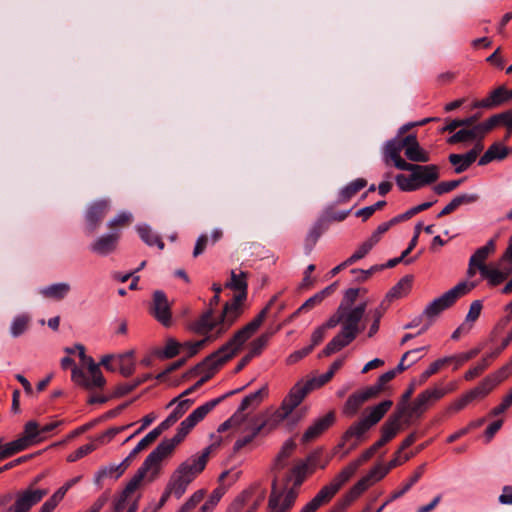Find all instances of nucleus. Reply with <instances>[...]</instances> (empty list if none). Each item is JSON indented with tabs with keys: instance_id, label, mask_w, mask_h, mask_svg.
Here are the masks:
<instances>
[{
	"instance_id": "obj_50",
	"label": "nucleus",
	"mask_w": 512,
	"mask_h": 512,
	"mask_svg": "<svg viewBox=\"0 0 512 512\" xmlns=\"http://www.w3.org/2000/svg\"><path fill=\"white\" fill-rule=\"evenodd\" d=\"M122 471H120V467L118 464H109L107 466L101 467L97 473L95 474V482L99 483L105 478H119L122 475Z\"/></svg>"
},
{
	"instance_id": "obj_19",
	"label": "nucleus",
	"mask_w": 512,
	"mask_h": 512,
	"mask_svg": "<svg viewBox=\"0 0 512 512\" xmlns=\"http://www.w3.org/2000/svg\"><path fill=\"white\" fill-rule=\"evenodd\" d=\"M410 168H405L404 171L413 173L419 188L435 182L439 177L438 167L436 165H417L409 163Z\"/></svg>"
},
{
	"instance_id": "obj_35",
	"label": "nucleus",
	"mask_w": 512,
	"mask_h": 512,
	"mask_svg": "<svg viewBox=\"0 0 512 512\" xmlns=\"http://www.w3.org/2000/svg\"><path fill=\"white\" fill-rule=\"evenodd\" d=\"M507 154H508V150L503 144L494 143L480 157L478 164L480 166H484L493 160H502L507 156Z\"/></svg>"
},
{
	"instance_id": "obj_59",
	"label": "nucleus",
	"mask_w": 512,
	"mask_h": 512,
	"mask_svg": "<svg viewBox=\"0 0 512 512\" xmlns=\"http://www.w3.org/2000/svg\"><path fill=\"white\" fill-rule=\"evenodd\" d=\"M429 405L430 403L428 402V400L426 399L425 395L422 392L417 396V398L413 402L411 407V414L419 417L426 411Z\"/></svg>"
},
{
	"instance_id": "obj_3",
	"label": "nucleus",
	"mask_w": 512,
	"mask_h": 512,
	"mask_svg": "<svg viewBox=\"0 0 512 512\" xmlns=\"http://www.w3.org/2000/svg\"><path fill=\"white\" fill-rule=\"evenodd\" d=\"M365 311L366 303L354 307L341 303V331L326 345L323 355L329 356L341 350L356 338Z\"/></svg>"
},
{
	"instance_id": "obj_13",
	"label": "nucleus",
	"mask_w": 512,
	"mask_h": 512,
	"mask_svg": "<svg viewBox=\"0 0 512 512\" xmlns=\"http://www.w3.org/2000/svg\"><path fill=\"white\" fill-rule=\"evenodd\" d=\"M341 489V486L332 479L323 486L319 492L300 510V512H316L321 506L327 504Z\"/></svg>"
},
{
	"instance_id": "obj_45",
	"label": "nucleus",
	"mask_w": 512,
	"mask_h": 512,
	"mask_svg": "<svg viewBox=\"0 0 512 512\" xmlns=\"http://www.w3.org/2000/svg\"><path fill=\"white\" fill-rule=\"evenodd\" d=\"M367 182L363 178H358L347 184L343 187L339 192V202L348 201L353 195H355L359 190L363 189L366 186Z\"/></svg>"
},
{
	"instance_id": "obj_24",
	"label": "nucleus",
	"mask_w": 512,
	"mask_h": 512,
	"mask_svg": "<svg viewBox=\"0 0 512 512\" xmlns=\"http://www.w3.org/2000/svg\"><path fill=\"white\" fill-rule=\"evenodd\" d=\"M510 99L511 97L509 91H507L505 87L500 86L493 90L486 98L475 102L473 107L490 109L498 107Z\"/></svg>"
},
{
	"instance_id": "obj_7",
	"label": "nucleus",
	"mask_w": 512,
	"mask_h": 512,
	"mask_svg": "<svg viewBox=\"0 0 512 512\" xmlns=\"http://www.w3.org/2000/svg\"><path fill=\"white\" fill-rule=\"evenodd\" d=\"M299 399L300 397L295 395V391L290 389L289 393L282 400L280 407L269 413L266 419L258 424V426H262V429L274 430L284 421L295 425L306 413V409H301L294 413V410L302 403Z\"/></svg>"
},
{
	"instance_id": "obj_31",
	"label": "nucleus",
	"mask_w": 512,
	"mask_h": 512,
	"mask_svg": "<svg viewBox=\"0 0 512 512\" xmlns=\"http://www.w3.org/2000/svg\"><path fill=\"white\" fill-rule=\"evenodd\" d=\"M75 349L77 350L82 363L88 367L89 374H92V383L101 384L102 372L99 368V364H96L92 357L86 355L85 347L82 344H76Z\"/></svg>"
},
{
	"instance_id": "obj_20",
	"label": "nucleus",
	"mask_w": 512,
	"mask_h": 512,
	"mask_svg": "<svg viewBox=\"0 0 512 512\" xmlns=\"http://www.w3.org/2000/svg\"><path fill=\"white\" fill-rule=\"evenodd\" d=\"M374 453L373 449H367L358 459L350 462L346 467H344L333 479L342 487L356 473L358 468L370 459Z\"/></svg>"
},
{
	"instance_id": "obj_37",
	"label": "nucleus",
	"mask_w": 512,
	"mask_h": 512,
	"mask_svg": "<svg viewBox=\"0 0 512 512\" xmlns=\"http://www.w3.org/2000/svg\"><path fill=\"white\" fill-rule=\"evenodd\" d=\"M369 429L370 427L366 424V422L363 419L354 423L345 432V434L342 437V441L337 448H343L346 445V443L350 441L351 438H361Z\"/></svg>"
},
{
	"instance_id": "obj_62",
	"label": "nucleus",
	"mask_w": 512,
	"mask_h": 512,
	"mask_svg": "<svg viewBox=\"0 0 512 512\" xmlns=\"http://www.w3.org/2000/svg\"><path fill=\"white\" fill-rule=\"evenodd\" d=\"M498 124H501L500 122V116L499 114H496V115H493L492 117H490L488 120H486L485 122L483 123H480V124H477L476 127H477V130L479 132V135L481 138L484 137V135L489 132L490 130H492L495 126H497Z\"/></svg>"
},
{
	"instance_id": "obj_15",
	"label": "nucleus",
	"mask_w": 512,
	"mask_h": 512,
	"mask_svg": "<svg viewBox=\"0 0 512 512\" xmlns=\"http://www.w3.org/2000/svg\"><path fill=\"white\" fill-rule=\"evenodd\" d=\"M194 403L193 399H182L181 397L173 398L167 405L166 408H172L171 413L168 417L163 420L160 425L167 430L173 426L192 406Z\"/></svg>"
},
{
	"instance_id": "obj_8",
	"label": "nucleus",
	"mask_w": 512,
	"mask_h": 512,
	"mask_svg": "<svg viewBox=\"0 0 512 512\" xmlns=\"http://www.w3.org/2000/svg\"><path fill=\"white\" fill-rule=\"evenodd\" d=\"M242 388L232 390L227 392L226 394L212 399L196 409H194L178 426L176 434L170 439L176 446L181 443L184 438L192 431V429L200 423L207 415L210 413L219 403H221L225 398L234 395L235 393L241 391Z\"/></svg>"
},
{
	"instance_id": "obj_26",
	"label": "nucleus",
	"mask_w": 512,
	"mask_h": 512,
	"mask_svg": "<svg viewBox=\"0 0 512 512\" xmlns=\"http://www.w3.org/2000/svg\"><path fill=\"white\" fill-rule=\"evenodd\" d=\"M334 419L335 417L333 412H329L325 416L317 419L311 426L307 428L303 434V441L309 442L318 437L322 432H324L329 426L332 425Z\"/></svg>"
},
{
	"instance_id": "obj_14",
	"label": "nucleus",
	"mask_w": 512,
	"mask_h": 512,
	"mask_svg": "<svg viewBox=\"0 0 512 512\" xmlns=\"http://www.w3.org/2000/svg\"><path fill=\"white\" fill-rule=\"evenodd\" d=\"M297 497L293 489L276 491L273 489L268 503L269 512H289Z\"/></svg>"
},
{
	"instance_id": "obj_12",
	"label": "nucleus",
	"mask_w": 512,
	"mask_h": 512,
	"mask_svg": "<svg viewBox=\"0 0 512 512\" xmlns=\"http://www.w3.org/2000/svg\"><path fill=\"white\" fill-rule=\"evenodd\" d=\"M509 376L508 366H504L497 373L484 378L479 385L466 392L472 401L484 399L493 389Z\"/></svg>"
},
{
	"instance_id": "obj_32",
	"label": "nucleus",
	"mask_w": 512,
	"mask_h": 512,
	"mask_svg": "<svg viewBox=\"0 0 512 512\" xmlns=\"http://www.w3.org/2000/svg\"><path fill=\"white\" fill-rule=\"evenodd\" d=\"M30 325L31 316L29 314H18L11 320L9 333L12 338H18L29 330Z\"/></svg>"
},
{
	"instance_id": "obj_57",
	"label": "nucleus",
	"mask_w": 512,
	"mask_h": 512,
	"mask_svg": "<svg viewBox=\"0 0 512 512\" xmlns=\"http://www.w3.org/2000/svg\"><path fill=\"white\" fill-rule=\"evenodd\" d=\"M205 490L200 489L194 492L177 512H189L195 508L204 498Z\"/></svg>"
},
{
	"instance_id": "obj_42",
	"label": "nucleus",
	"mask_w": 512,
	"mask_h": 512,
	"mask_svg": "<svg viewBox=\"0 0 512 512\" xmlns=\"http://www.w3.org/2000/svg\"><path fill=\"white\" fill-rule=\"evenodd\" d=\"M334 291V284L333 285H330L326 288H324L323 290H321L320 292L316 293L315 295H313L312 297L308 298L298 309L297 311L294 313V316L300 314L301 312L303 311H307L313 307H315L316 305L320 304L324 298L328 295H330L332 292Z\"/></svg>"
},
{
	"instance_id": "obj_55",
	"label": "nucleus",
	"mask_w": 512,
	"mask_h": 512,
	"mask_svg": "<svg viewBox=\"0 0 512 512\" xmlns=\"http://www.w3.org/2000/svg\"><path fill=\"white\" fill-rule=\"evenodd\" d=\"M270 339V334L265 333L253 340L249 345V353L251 356H257L259 355L262 350L266 347L268 344V341Z\"/></svg>"
},
{
	"instance_id": "obj_18",
	"label": "nucleus",
	"mask_w": 512,
	"mask_h": 512,
	"mask_svg": "<svg viewBox=\"0 0 512 512\" xmlns=\"http://www.w3.org/2000/svg\"><path fill=\"white\" fill-rule=\"evenodd\" d=\"M332 379L331 372H326L320 376L312 377L308 380H300L298 381L292 388V391H295V395L300 397V401L302 402L307 394L312 390L320 388L327 382Z\"/></svg>"
},
{
	"instance_id": "obj_54",
	"label": "nucleus",
	"mask_w": 512,
	"mask_h": 512,
	"mask_svg": "<svg viewBox=\"0 0 512 512\" xmlns=\"http://www.w3.org/2000/svg\"><path fill=\"white\" fill-rule=\"evenodd\" d=\"M452 362V358H441L433 362L421 375L420 383H425L433 374L438 372L445 364Z\"/></svg>"
},
{
	"instance_id": "obj_60",
	"label": "nucleus",
	"mask_w": 512,
	"mask_h": 512,
	"mask_svg": "<svg viewBox=\"0 0 512 512\" xmlns=\"http://www.w3.org/2000/svg\"><path fill=\"white\" fill-rule=\"evenodd\" d=\"M95 449H96L95 444H93V443L85 444V445L79 447L74 452L70 453L67 456V461L68 462H76L77 460H79V459L83 458L84 456L93 452Z\"/></svg>"
},
{
	"instance_id": "obj_28",
	"label": "nucleus",
	"mask_w": 512,
	"mask_h": 512,
	"mask_svg": "<svg viewBox=\"0 0 512 512\" xmlns=\"http://www.w3.org/2000/svg\"><path fill=\"white\" fill-rule=\"evenodd\" d=\"M268 395V387L266 385L262 386L257 391L248 394L241 401L238 409L247 413H251L254 411L260 403L264 400V398Z\"/></svg>"
},
{
	"instance_id": "obj_52",
	"label": "nucleus",
	"mask_w": 512,
	"mask_h": 512,
	"mask_svg": "<svg viewBox=\"0 0 512 512\" xmlns=\"http://www.w3.org/2000/svg\"><path fill=\"white\" fill-rule=\"evenodd\" d=\"M375 237H370L368 240L363 242L359 248L348 258V263L354 264L358 260L365 257L366 254L374 247Z\"/></svg>"
},
{
	"instance_id": "obj_58",
	"label": "nucleus",
	"mask_w": 512,
	"mask_h": 512,
	"mask_svg": "<svg viewBox=\"0 0 512 512\" xmlns=\"http://www.w3.org/2000/svg\"><path fill=\"white\" fill-rule=\"evenodd\" d=\"M261 430H262V426L255 425V426L251 427L246 435H244L243 437L239 438L235 442V444H234L235 450H240L244 446L249 444L259 434V432Z\"/></svg>"
},
{
	"instance_id": "obj_34",
	"label": "nucleus",
	"mask_w": 512,
	"mask_h": 512,
	"mask_svg": "<svg viewBox=\"0 0 512 512\" xmlns=\"http://www.w3.org/2000/svg\"><path fill=\"white\" fill-rule=\"evenodd\" d=\"M183 495L184 493L178 492L176 486L169 480L160 500L156 503H150L142 512H158L165 505L170 496L180 499Z\"/></svg>"
},
{
	"instance_id": "obj_48",
	"label": "nucleus",
	"mask_w": 512,
	"mask_h": 512,
	"mask_svg": "<svg viewBox=\"0 0 512 512\" xmlns=\"http://www.w3.org/2000/svg\"><path fill=\"white\" fill-rule=\"evenodd\" d=\"M405 156L413 162H428L430 160L429 153L425 151L419 143H414L412 146L405 149Z\"/></svg>"
},
{
	"instance_id": "obj_47",
	"label": "nucleus",
	"mask_w": 512,
	"mask_h": 512,
	"mask_svg": "<svg viewBox=\"0 0 512 512\" xmlns=\"http://www.w3.org/2000/svg\"><path fill=\"white\" fill-rule=\"evenodd\" d=\"M23 435L34 445L45 440L41 435L40 426L36 421H28L24 426Z\"/></svg>"
},
{
	"instance_id": "obj_64",
	"label": "nucleus",
	"mask_w": 512,
	"mask_h": 512,
	"mask_svg": "<svg viewBox=\"0 0 512 512\" xmlns=\"http://www.w3.org/2000/svg\"><path fill=\"white\" fill-rule=\"evenodd\" d=\"M510 406H512V388L509 392L503 397L502 402L493 408L490 412L491 417H496L502 413H504Z\"/></svg>"
},
{
	"instance_id": "obj_44",
	"label": "nucleus",
	"mask_w": 512,
	"mask_h": 512,
	"mask_svg": "<svg viewBox=\"0 0 512 512\" xmlns=\"http://www.w3.org/2000/svg\"><path fill=\"white\" fill-rule=\"evenodd\" d=\"M412 287V277L405 276L403 277L395 286H393L390 291L387 293V298L389 300L402 298L406 296Z\"/></svg>"
},
{
	"instance_id": "obj_61",
	"label": "nucleus",
	"mask_w": 512,
	"mask_h": 512,
	"mask_svg": "<svg viewBox=\"0 0 512 512\" xmlns=\"http://www.w3.org/2000/svg\"><path fill=\"white\" fill-rule=\"evenodd\" d=\"M308 466L305 462L297 464L291 472V477L295 486H299L304 481L307 475Z\"/></svg>"
},
{
	"instance_id": "obj_2",
	"label": "nucleus",
	"mask_w": 512,
	"mask_h": 512,
	"mask_svg": "<svg viewBox=\"0 0 512 512\" xmlns=\"http://www.w3.org/2000/svg\"><path fill=\"white\" fill-rule=\"evenodd\" d=\"M176 445L169 439L162 441L145 459L135 475L127 483L123 491L114 500V511L136 512L141 498L139 489L146 483L152 482L158 473L160 461L169 455Z\"/></svg>"
},
{
	"instance_id": "obj_63",
	"label": "nucleus",
	"mask_w": 512,
	"mask_h": 512,
	"mask_svg": "<svg viewBox=\"0 0 512 512\" xmlns=\"http://www.w3.org/2000/svg\"><path fill=\"white\" fill-rule=\"evenodd\" d=\"M364 403V400L362 399L361 395L359 392H356L354 394H352L346 404H345V412L350 414V415H353L356 413V411L358 410V408Z\"/></svg>"
},
{
	"instance_id": "obj_5",
	"label": "nucleus",
	"mask_w": 512,
	"mask_h": 512,
	"mask_svg": "<svg viewBox=\"0 0 512 512\" xmlns=\"http://www.w3.org/2000/svg\"><path fill=\"white\" fill-rule=\"evenodd\" d=\"M224 318L214 317L211 311H205L191 325L190 329L197 333L205 335L204 338L197 341H187L182 343V351L188 357L197 354L208 343H211L223 335L229 328H223Z\"/></svg>"
},
{
	"instance_id": "obj_9",
	"label": "nucleus",
	"mask_w": 512,
	"mask_h": 512,
	"mask_svg": "<svg viewBox=\"0 0 512 512\" xmlns=\"http://www.w3.org/2000/svg\"><path fill=\"white\" fill-rule=\"evenodd\" d=\"M473 288L474 284L465 281L458 283L440 297L430 302L424 309L423 314L428 318L438 316L442 311L452 306L459 297L467 294Z\"/></svg>"
},
{
	"instance_id": "obj_40",
	"label": "nucleus",
	"mask_w": 512,
	"mask_h": 512,
	"mask_svg": "<svg viewBox=\"0 0 512 512\" xmlns=\"http://www.w3.org/2000/svg\"><path fill=\"white\" fill-rule=\"evenodd\" d=\"M370 482L368 478L363 477L357 483H355L347 494L344 497V503L340 508L344 510L348 505H350L354 500H356L365 490H367L370 486Z\"/></svg>"
},
{
	"instance_id": "obj_1",
	"label": "nucleus",
	"mask_w": 512,
	"mask_h": 512,
	"mask_svg": "<svg viewBox=\"0 0 512 512\" xmlns=\"http://www.w3.org/2000/svg\"><path fill=\"white\" fill-rule=\"evenodd\" d=\"M276 298L277 297L274 296L252 321L237 331L230 341H228L216 352L208 356L199 366L196 367L195 372L200 371L205 372V374L201 376V378L193 386L183 391L178 397L187 399L186 397L188 395H190L197 388L203 385L208 379H210L221 365L232 358L236 352L240 350L245 342L261 326Z\"/></svg>"
},
{
	"instance_id": "obj_46",
	"label": "nucleus",
	"mask_w": 512,
	"mask_h": 512,
	"mask_svg": "<svg viewBox=\"0 0 512 512\" xmlns=\"http://www.w3.org/2000/svg\"><path fill=\"white\" fill-rule=\"evenodd\" d=\"M475 139H481L476 125H474L470 129H465V128L460 129L455 134H453L451 137H449L447 142L449 144H455V143H460V142L472 141Z\"/></svg>"
},
{
	"instance_id": "obj_16",
	"label": "nucleus",
	"mask_w": 512,
	"mask_h": 512,
	"mask_svg": "<svg viewBox=\"0 0 512 512\" xmlns=\"http://www.w3.org/2000/svg\"><path fill=\"white\" fill-rule=\"evenodd\" d=\"M152 314L162 325H171L170 304L163 291L157 290L153 294Z\"/></svg>"
},
{
	"instance_id": "obj_29",
	"label": "nucleus",
	"mask_w": 512,
	"mask_h": 512,
	"mask_svg": "<svg viewBox=\"0 0 512 512\" xmlns=\"http://www.w3.org/2000/svg\"><path fill=\"white\" fill-rule=\"evenodd\" d=\"M71 378L74 383H76L77 385H79L87 390H94V389L102 388L106 382L104 376L102 375L101 384L92 383L93 382L92 374H89L88 370L84 371L83 369L78 368L76 366H74L72 369Z\"/></svg>"
},
{
	"instance_id": "obj_49",
	"label": "nucleus",
	"mask_w": 512,
	"mask_h": 512,
	"mask_svg": "<svg viewBox=\"0 0 512 512\" xmlns=\"http://www.w3.org/2000/svg\"><path fill=\"white\" fill-rule=\"evenodd\" d=\"M163 431H165V429L160 424L154 429H152L145 437H143L138 442V444L134 448V453H139L140 451L147 448L161 435Z\"/></svg>"
},
{
	"instance_id": "obj_10",
	"label": "nucleus",
	"mask_w": 512,
	"mask_h": 512,
	"mask_svg": "<svg viewBox=\"0 0 512 512\" xmlns=\"http://www.w3.org/2000/svg\"><path fill=\"white\" fill-rule=\"evenodd\" d=\"M508 278H512V238L504 255L497 262L491 263V269L485 281L489 286L495 287Z\"/></svg>"
},
{
	"instance_id": "obj_25",
	"label": "nucleus",
	"mask_w": 512,
	"mask_h": 512,
	"mask_svg": "<svg viewBox=\"0 0 512 512\" xmlns=\"http://www.w3.org/2000/svg\"><path fill=\"white\" fill-rule=\"evenodd\" d=\"M482 150V146L477 145L465 154H451L449 161L455 166L456 173H462L469 168V166L475 162L479 152Z\"/></svg>"
},
{
	"instance_id": "obj_22",
	"label": "nucleus",
	"mask_w": 512,
	"mask_h": 512,
	"mask_svg": "<svg viewBox=\"0 0 512 512\" xmlns=\"http://www.w3.org/2000/svg\"><path fill=\"white\" fill-rule=\"evenodd\" d=\"M119 240L116 233L104 234L90 245V250L100 256H107L115 251Z\"/></svg>"
},
{
	"instance_id": "obj_41",
	"label": "nucleus",
	"mask_w": 512,
	"mask_h": 512,
	"mask_svg": "<svg viewBox=\"0 0 512 512\" xmlns=\"http://www.w3.org/2000/svg\"><path fill=\"white\" fill-rule=\"evenodd\" d=\"M479 196L477 194H462L453 198L438 214V217L450 214L456 208L462 204H470L478 201Z\"/></svg>"
},
{
	"instance_id": "obj_36",
	"label": "nucleus",
	"mask_w": 512,
	"mask_h": 512,
	"mask_svg": "<svg viewBox=\"0 0 512 512\" xmlns=\"http://www.w3.org/2000/svg\"><path fill=\"white\" fill-rule=\"evenodd\" d=\"M403 410H399L394 415L390 416L381 429L383 435L388 441L392 440L401 429V418Z\"/></svg>"
},
{
	"instance_id": "obj_17",
	"label": "nucleus",
	"mask_w": 512,
	"mask_h": 512,
	"mask_svg": "<svg viewBox=\"0 0 512 512\" xmlns=\"http://www.w3.org/2000/svg\"><path fill=\"white\" fill-rule=\"evenodd\" d=\"M495 249V240L490 239L484 246L478 248L470 258L472 264H477V269L484 280H486L491 269V264L487 265L485 262L495 252Z\"/></svg>"
},
{
	"instance_id": "obj_23",
	"label": "nucleus",
	"mask_w": 512,
	"mask_h": 512,
	"mask_svg": "<svg viewBox=\"0 0 512 512\" xmlns=\"http://www.w3.org/2000/svg\"><path fill=\"white\" fill-rule=\"evenodd\" d=\"M403 147L398 139H392L386 142L384 147V161H392L394 166L400 170L410 168L409 163L401 158L400 153Z\"/></svg>"
},
{
	"instance_id": "obj_39",
	"label": "nucleus",
	"mask_w": 512,
	"mask_h": 512,
	"mask_svg": "<svg viewBox=\"0 0 512 512\" xmlns=\"http://www.w3.org/2000/svg\"><path fill=\"white\" fill-rule=\"evenodd\" d=\"M70 291V285L65 282L55 283L40 289V293L51 299H63Z\"/></svg>"
},
{
	"instance_id": "obj_43",
	"label": "nucleus",
	"mask_w": 512,
	"mask_h": 512,
	"mask_svg": "<svg viewBox=\"0 0 512 512\" xmlns=\"http://www.w3.org/2000/svg\"><path fill=\"white\" fill-rule=\"evenodd\" d=\"M137 232L139 233V236L141 239L149 246L156 245L160 250L164 248V243L162 240L156 235L150 226L147 224H139L136 227Z\"/></svg>"
},
{
	"instance_id": "obj_53",
	"label": "nucleus",
	"mask_w": 512,
	"mask_h": 512,
	"mask_svg": "<svg viewBox=\"0 0 512 512\" xmlns=\"http://www.w3.org/2000/svg\"><path fill=\"white\" fill-rule=\"evenodd\" d=\"M483 308L482 300H474L469 307L468 313L463 323L468 324V327L472 329L474 322L479 318Z\"/></svg>"
},
{
	"instance_id": "obj_33",
	"label": "nucleus",
	"mask_w": 512,
	"mask_h": 512,
	"mask_svg": "<svg viewBox=\"0 0 512 512\" xmlns=\"http://www.w3.org/2000/svg\"><path fill=\"white\" fill-rule=\"evenodd\" d=\"M254 498L253 500V509H256L261 502L265 498V491L261 489L258 486H253L249 488L248 490H245L243 493H241L235 500V505L242 506L250 501V499Z\"/></svg>"
},
{
	"instance_id": "obj_21",
	"label": "nucleus",
	"mask_w": 512,
	"mask_h": 512,
	"mask_svg": "<svg viewBox=\"0 0 512 512\" xmlns=\"http://www.w3.org/2000/svg\"><path fill=\"white\" fill-rule=\"evenodd\" d=\"M109 202L107 200H100L92 203L85 214V220L88 229L94 231L101 219L109 210Z\"/></svg>"
},
{
	"instance_id": "obj_51",
	"label": "nucleus",
	"mask_w": 512,
	"mask_h": 512,
	"mask_svg": "<svg viewBox=\"0 0 512 512\" xmlns=\"http://www.w3.org/2000/svg\"><path fill=\"white\" fill-rule=\"evenodd\" d=\"M395 180H396L397 186L402 191L410 192V191H415V190L419 189V185L417 184L416 179L412 172H411L410 176L399 174L395 177Z\"/></svg>"
},
{
	"instance_id": "obj_6",
	"label": "nucleus",
	"mask_w": 512,
	"mask_h": 512,
	"mask_svg": "<svg viewBox=\"0 0 512 512\" xmlns=\"http://www.w3.org/2000/svg\"><path fill=\"white\" fill-rule=\"evenodd\" d=\"M226 287L237 291L238 294L230 302L224 305L221 317L224 318L223 328H230L243 312L244 302L247 298V273L232 270Z\"/></svg>"
},
{
	"instance_id": "obj_11",
	"label": "nucleus",
	"mask_w": 512,
	"mask_h": 512,
	"mask_svg": "<svg viewBox=\"0 0 512 512\" xmlns=\"http://www.w3.org/2000/svg\"><path fill=\"white\" fill-rule=\"evenodd\" d=\"M48 494L47 489L36 488L33 485L23 489L15 495V502L10 508L12 512H29Z\"/></svg>"
},
{
	"instance_id": "obj_4",
	"label": "nucleus",
	"mask_w": 512,
	"mask_h": 512,
	"mask_svg": "<svg viewBox=\"0 0 512 512\" xmlns=\"http://www.w3.org/2000/svg\"><path fill=\"white\" fill-rule=\"evenodd\" d=\"M212 438L215 439L209 446L181 462L172 473L170 481L176 486L178 492L185 494L188 486L204 471L210 454L221 442L219 436L212 435Z\"/></svg>"
},
{
	"instance_id": "obj_56",
	"label": "nucleus",
	"mask_w": 512,
	"mask_h": 512,
	"mask_svg": "<svg viewBox=\"0 0 512 512\" xmlns=\"http://www.w3.org/2000/svg\"><path fill=\"white\" fill-rule=\"evenodd\" d=\"M180 351H182V343L170 338L167 340L165 347L160 352V356L162 358H172L178 355Z\"/></svg>"
},
{
	"instance_id": "obj_38",
	"label": "nucleus",
	"mask_w": 512,
	"mask_h": 512,
	"mask_svg": "<svg viewBox=\"0 0 512 512\" xmlns=\"http://www.w3.org/2000/svg\"><path fill=\"white\" fill-rule=\"evenodd\" d=\"M248 414L239 410L234 412V414L224 421L222 424L219 425L217 432L223 433L227 430L233 429L238 430L242 427V425L247 421Z\"/></svg>"
},
{
	"instance_id": "obj_27",
	"label": "nucleus",
	"mask_w": 512,
	"mask_h": 512,
	"mask_svg": "<svg viewBox=\"0 0 512 512\" xmlns=\"http://www.w3.org/2000/svg\"><path fill=\"white\" fill-rule=\"evenodd\" d=\"M135 351L128 350L124 353L115 354L116 370L124 377H128L135 372L136 362L134 359Z\"/></svg>"
},
{
	"instance_id": "obj_30",
	"label": "nucleus",
	"mask_w": 512,
	"mask_h": 512,
	"mask_svg": "<svg viewBox=\"0 0 512 512\" xmlns=\"http://www.w3.org/2000/svg\"><path fill=\"white\" fill-rule=\"evenodd\" d=\"M392 404L393 403L391 400H384L379 404L367 409L366 414L363 416L362 419L371 428L383 418V416L391 408Z\"/></svg>"
}]
</instances>
